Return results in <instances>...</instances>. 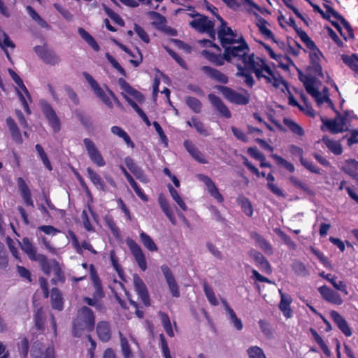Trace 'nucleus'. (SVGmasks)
I'll return each mask as SVG.
<instances>
[{
  "label": "nucleus",
  "mask_w": 358,
  "mask_h": 358,
  "mask_svg": "<svg viewBox=\"0 0 358 358\" xmlns=\"http://www.w3.org/2000/svg\"><path fill=\"white\" fill-rule=\"evenodd\" d=\"M88 178L98 188H99L102 191L106 190V186L100 177L94 170L91 168H87V169Z\"/></svg>",
  "instance_id": "36"
},
{
  "label": "nucleus",
  "mask_w": 358,
  "mask_h": 358,
  "mask_svg": "<svg viewBox=\"0 0 358 358\" xmlns=\"http://www.w3.org/2000/svg\"><path fill=\"white\" fill-rule=\"evenodd\" d=\"M208 97L211 104L222 116L227 118H229L231 117V113L229 110L224 105L220 97L213 94H208Z\"/></svg>",
  "instance_id": "21"
},
{
  "label": "nucleus",
  "mask_w": 358,
  "mask_h": 358,
  "mask_svg": "<svg viewBox=\"0 0 358 358\" xmlns=\"http://www.w3.org/2000/svg\"><path fill=\"white\" fill-rule=\"evenodd\" d=\"M42 110L54 132L59 131L60 129V122L52 106L46 102L43 103L42 105Z\"/></svg>",
  "instance_id": "15"
},
{
  "label": "nucleus",
  "mask_w": 358,
  "mask_h": 358,
  "mask_svg": "<svg viewBox=\"0 0 358 358\" xmlns=\"http://www.w3.org/2000/svg\"><path fill=\"white\" fill-rule=\"evenodd\" d=\"M140 238L143 245L150 251H157V247L152 239L145 232L140 234Z\"/></svg>",
  "instance_id": "46"
},
{
  "label": "nucleus",
  "mask_w": 358,
  "mask_h": 358,
  "mask_svg": "<svg viewBox=\"0 0 358 358\" xmlns=\"http://www.w3.org/2000/svg\"><path fill=\"white\" fill-rule=\"evenodd\" d=\"M95 317L92 310L87 307H82L77 313L73 324V334L76 337H80L94 329Z\"/></svg>",
  "instance_id": "3"
},
{
  "label": "nucleus",
  "mask_w": 358,
  "mask_h": 358,
  "mask_svg": "<svg viewBox=\"0 0 358 358\" xmlns=\"http://www.w3.org/2000/svg\"><path fill=\"white\" fill-rule=\"evenodd\" d=\"M234 50L236 52H234L233 50L227 52L228 62L238 63L241 62L247 68L252 70L256 76H259L264 67L267 66L263 60L259 58L255 59L253 54H249L250 48L248 44L243 43Z\"/></svg>",
  "instance_id": "2"
},
{
  "label": "nucleus",
  "mask_w": 358,
  "mask_h": 358,
  "mask_svg": "<svg viewBox=\"0 0 358 358\" xmlns=\"http://www.w3.org/2000/svg\"><path fill=\"white\" fill-rule=\"evenodd\" d=\"M128 245L138 266L141 270L145 271L147 269V263L145 255L140 246L134 241H129Z\"/></svg>",
  "instance_id": "17"
},
{
  "label": "nucleus",
  "mask_w": 358,
  "mask_h": 358,
  "mask_svg": "<svg viewBox=\"0 0 358 358\" xmlns=\"http://www.w3.org/2000/svg\"><path fill=\"white\" fill-rule=\"evenodd\" d=\"M345 182L343 181L341 182L339 189H345L349 196L358 204V194L356 193V189L354 186H346L345 187Z\"/></svg>",
  "instance_id": "57"
},
{
  "label": "nucleus",
  "mask_w": 358,
  "mask_h": 358,
  "mask_svg": "<svg viewBox=\"0 0 358 358\" xmlns=\"http://www.w3.org/2000/svg\"><path fill=\"white\" fill-rule=\"evenodd\" d=\"M20 244L22 250L28 255L30 259L38 263L43 261L45 255L36 252V248L28 238H23Z\"/></svg>",
  "instance_id": "14"
},
{
  "label": "nucleus",
  "mask_w": 358,
  "mask_h": 358,
  "mask_svg": "<svg viewBox=\"0 0 358 358\" xmlns=\"http://www.w3.org/2000/svg\"><path fill=\"white\" fill-rule=\"evenodd\" d=\"M337 327L347 337L352 335V329L350 327L347 321L338 313H337Z\"/></svg>",
  "instance_id": "40"
},
{
  "label": "nucleus",
  "mask_w": 358,
  "mask_h": 358,
  "mask_svg": "<svg viewBox=\"0 0 358 358\" xmlns=\"http://www.w3.org/2000/svg\"><path fill=\"white\" fill-rule=\"evenodd\" d=\"M159 204L160 206L161 209L164 213V214L166 215V217L169 218L170 222L173 224H176V220L173 215L172 209L166 200V199L162 195L160 194L158 198Z\"/></svg>",
  "instance_id": "29"
},
{
  "label": "nucleus",
  "mask_w": 358,
  "mask_h": 358,
  "mask_svg": "<svg viewBox=\"0 0 358 358\" xmlns=\"http://www.w3.org/2000/svg\"><path fill=\"white\" fill-rule=\"evenodd\" d=\"M266 21L263 19L260 18L258 20V22L257 23V27H259V29L260 32L267 38H273V34L271 32V30H269L266 27Z\"/></svg>",
  "instance_id": "52"
},
{
  "label": "nucleus",
  "mask_w": 358,
  "mask_h": 358,
  "mask_svg": "<svg viewBox=\"0 0 358 358\" xmlns=\"http://www.w3.org/2000/svg\"><path fill=\"white\" fill-rule=\"evenodd\" d=\"M319 292L324 299L327 301L334 303L336 301V298L334 293L332 290H331L327 286H322L319 288Z\"/></svg>",
  "instance_id": "54"
},
{
  "label": "nucleus",
  "mask_w": 358,
  "mask_h": 358,
  "mask_svg": "<svg viewBox=\"0 0 358 358\" xmlns=\"http://www.w3.org/2000/svg\"><path fill=\"white\" fill-rule=\"evenodd\" d=\"M78 33L80 36L96 51L99 50V46L93 37L84 29L79 28Z\"/></svg>",
  "instance_id": "42"
},
{
  "label": "nucleus",
  "mask_w": 358,
  "mask_h": 358,
  "mask_svg": "<svg viewBox=\"0 0 358 358\" xmlns=\"http://www.w3.org/2000/svg\"><path fill=\"white\" fill-rule=\"evenodd\" d=\"M50 297L52 308L61 310L63 308V301L61 294L57 288L52 289Z\"/></svg>",
  "instance_id": "37"
},
{
  "label": "nucleus",
  "mask_w": 358,
  "mask_h": 358,
  "mask_svg": "<svg viewBox=\"0 0 358 358\" xmlns=\"http://www.w3.org/2000/svg\"><path fill=\"white\" fill-rule=\"evenodd\" d=\"M159 315L160 316L161 321L166 333L169 336L173 337L174 336V333L172 329L171 321L168 315L162 312H159Z\"/></svg>",
  "instance_id": "44"
},
{
  "label": "nucleus",
  "mask_w": 358,
  "mask_h": 358,
  "mask_svg": "<svg viewBox=\"0 0 358 358\" xmlns=\"http://www.w3.org/2000/svg\"><path fill=\"white\" fill-rule=\"evenodd\" d=\"M26 9L29 15V16L36 21L41 27L48 28V23L41 18V17L34 10V9L30 6H27Z\"/></svg>",
  "instance_id": "45"
},
{
  "label": "nucleus",
  "mask_w": 358,
  "mask_h": 358,
  "mask_svg": "<svg viewBox=\"0 0 358 358\" xmlns=\"http://www.w3.org/2000/svg\"><path fill=\"white\" fill-rule=\"evenodd\" d=\"M283 122L295 134H297L299 136L303 135V129L298 124L293 122L292 120L288 118H284Z\"/></svg>",
  "instance_id": "51"
},
{
  "label": "nucleus",
  "mask_w": 358,
  "mask_h": 358,
  "mask_svg": "<svg viewBox=\"0 0 358 358\" xmlns=\"http://www.w3.org/2000/svg\"><path fill=\"white\" fill-rule=\"evenodd\" d=\"M0 46L4 50L7 58L10 60V57L8 52L6 50V48H10L13 50L15 48V44L3 31H0Z\"/></svg>",
  "instance_id": "35"
},
{
  "label": "nucleus",
  "mask_w": 358,
  "mask_h": 358,
  "mask_svg": "<svg viewBox=\"0 0 358 358\" xmlns=\"http://www.w3.org/2000/svg\"><path fill=\"white\" fill-rule=\"evenodd\" d=\"M257 78L258 79L264 78L267 83H272L275 87H280L282 83V81L275 76L268 66L264 67V69H263L262 72H261L260 75L257 76Z\"/></svg>",
  "instance_id": "28"
},
{
  "label": "nucleus",
  "mask_w": 358,
  "mask_h": 358,
  "mask_svg": "<svg viewBox=\"0 0 358 358\" xmlns=\"http://www.w3.org/2000/svg\"><path fill=\"white\" fill-rule=\"evenodd\" d=\"M271 157L276 161L278 165L284 166L289 172L292 173L294 171V166L291 163L283 159L282 157L275 154L271 155Z\"/></svg>",
  "instance_id": "59"
},
{
  "label": "nucleus",
  "mask_w": 358,
  "mask_h": 358,
  "mask_svg": "<svg viewBox=\"0 0 358 358\" xmlns=\"http://www.w3.org/2000/svg\"><path fill=\"white\" fill-rule=\"evenodd\" d=\"M189 24L197 31L206 33L211 39H215L216 31L214 29L215 23L206 16L196 14L194 16V20L189 22Z\"/></svg>",
  "instance_id": "5"
},
{
  "label": "nucleus",
  "mask_w": 358,
  "mask_h": 358,
  "mask_svg": "<svg viewBox=\"0 0 358 358\" xmlns=\"http://www.w3.org/2000/svg\"><path fill=\"white\" fill-rule=\"evenodd\" d=\"M297 34L300 37L301 41L306 44V47L308 49L313 48L316 46L315 43L310 39V38L308 36V34L302 29L301 31H299V33Z\"/></svg>",
  "instance_id": "61"
},
{
  "label": "nucleus",
  "mask_w": 358,
  "mask_h": 358,
  "mask_svg": "<svg viewBox=\"0 0 358 358\" xmlns=\"http://www.w3.org/2000/svg\"><path fill=\"white\" fill-rule=\"evenodd\" d=\"M96 333L102 342H107L111 338V331L108 322H99L96 326Z\"/></svg>",
  "instance_id": "27"
},
{
  "label": "nucleus",
  "mask_w": 358,
  "mask_h": 358,
  "mask_svg": "<svg viewBox=\"0 0 358 358\" xmlns=\"http://www.w3.org/2000/svg\"><path fill=\"white\" fill-rule=\"evenodd\" d=\"M92 280L94 287L93 297L96 298L97 299H101L103 296V292L102 290L100 280L96 275L92 276Z\"/></svg>",
  "instance_id": "55"
},
{
  "label": "nucleus",
  "mask_w": 358,
  "mask_h": 358,
  "mask_svg": "<svg viewBox=\"0 0 358 358\" xmlns=\"http://www.w3.org/2000/svg\"><path fill=\"white\" fill-rule=\"evenodd\" d=\"M34 51L48 64L55 66L61 61L59 56L52 50L45 49L41 46H36Z\"/></svg>",
  "instance_id": "10"
},
{
  "label": "nucleus",
  "mask_w": 358,
  "mask_h": 358,
  "mask_svg": "<svg viewBox=\"0 0 358 358\" xmlns=\"http://www.w3.org/2000/svg\"><path fill=\"white\" fill-rule=\"evenodd\" d=\"M186 104L194 112L196 113H199L201 112V101L194 98L191 96H187L185 99Z\"/></svg>",
  "instance_id": "47"
},
{
  "label": "nucleus",
  "mask_w": 358,
  "mask_h": 358,
  "mask_svg": "<svg viewBox=\"0 0 358 358\" xmlns=\"http://www.w3.org/2000/svg\"><path fill=\"white\" fill-rule=\"evenodd\" d=\"M357 118L352 110H337V133L349 131L352 120Z\"/></svg>",
  "instance_id": "8"
},
{
  "label": "nucleus",
  "mask_w": 358,
  "mask_h": 358,
  "mask_svg": "<svg viewBox=\"0 0 358 358\" xmlns=\"http://www.w3.org/2000/svg\"><path fill=\"white\" fill-rule=\"evenodd\" d=\"M31 356L33 358H54V350L41 343L36 342L31 350Z\"/></svg>",
  "instance_id": "16"
},
{
  "label": "nucleus",
  "mask_w": 358,
  "mask_h": 358,
  "mask_svg": "<svg viewBox=\"0 0 358 358\" xmlns=\"http://www.w3.org/2000/svg\"><path fill=\"white\" fill-rule=\"evenodd\" d=\"M235 64L238 69V72L236 73V76L243 77L245 78L244 83L248 86H249L250 87H252L255 83V80H254L253 77L251 75V73L250 72H248V69L243 67L240 64H238V63H235Z\"/></svg>",
  "instance_id": "33"
},
{
  "label": "nucleus",
  "mask_w": 358,
  "mask_h": 358,
  "mask_svg": "<svg viewBox=\"0 0 358 358\" xmlns=\"http://www.w3.org/2000/svg\"><path fill=\"white\" fill-rule=\"evenodd\" d=\"M342 170L358 182V162L355 159H347L341 165Z\"/></svg>",
  "instance_id": "24"
},
{
  "label": "nucleus",
  "mask_w": 358,
  "mask_h": 358,
  "mask_svg": "<svg viewBox=\"0 0 358 358\" xmlns=\"http://www.w3.org/2000/svg\"><path fill=\"white\" fill-rule=\"evenodd\" d=\"M343 62L352 70L357 64H358V55L352 54L351 56L342 55Z\"/></svg>",
  "instance_id": "53"
},
{
  "label": "nucleus",
  "mask_w": 358,
  "mask_h": 358,
  "mask_svg": "<svg viewBox=\"0 0 358 358\" xmlns=\"http://www.w3.org/2000/svg\"><path fill=\"white\" fill-rule=\"evenodd\" d=\"M202 55L205 56L209 61L215 63L217 66H222L224 64V56L221 57L220 55H217L214 53H211L207 50H203L201 52Z\"/></svg>",
  "instance_id": "50"
},
{
  "label": "nucleus",
  "mask_w": 358,
  "mask_h": 358,
  "mask_svg": "<svg viewBox=\"0 0 358 358\" xmlns=\"http://www.w3.org/2000/svg\"><path fill=\"white\" fill-rule=\"evenodd\" d=\"M187 123L189 126L194 127L200 134L204 136H208L209 134L208 130L205 128L204 124L197 118L192 117L190 120H188Z\"/></svg>",
  "instance_id": "38"
},
{
  "label": "nucleus",
  "mask_w": 358,
  "mask_h": 358,
  "mask_svg": "<svg viewBox=\"0 0 358 358\" xmlns=\"http://www.w3.org/2000/svg\"><path fill=\"white\" fill-rule=\"evenodd\" d=\"M125 164L129 171L135 176V177L143 183L148 182V177L144 173L143 169L136 164L131 158L125 159Z\"/></svg>",
  "instance_id": "20"
},
{
  "label": "nucleus",
  "mask_w": 358,
  "mask_h": 358,
  "mask_svg": "<svg viewBox=\"0 0 358 358\" xmlns=\"http://www.w3.org/2000/svg\"><path fill=\"white\" fill-rule=\"evenodd\" d=\"M250 236L255 241V244L266 255H271L273 253L272 247L260 234L255 231H251Z\"/></svg>",
  "instance_id": "26"
},
{
  "label": "nucleus",
  "mask_w": 358,
  "mask_h": 358,
  "mask_svg": "<svg viewBox=\"0 0 358 358\" xmlns=\"http://www.w3.org/2000/svg\"><path fill=\"white\" fill-rule=\"evenodd\" d=\"M247 352L249 358H266L262 349L258 346L250 347Z\"/></svg>",
  "instance_id": "56"
},
{
  "label": "nucleus",
  "mask_w": 358,
  "mask_h": 358,
  "mask_svg": "<svg viewBox=\"0 0 358 358\" xmlns=\"http://www.w3.org/2000/svg\"><path fill=\"white\" fill-rule=\"evenodd\" d=\"M148 15L152 20V23L155 24H162L165 22L164 17L157 12L150 11L148 13Z\"/></svg>",
  "instance_id": "62"
},
{
  "label": "nucleus",
  "mask_w": 358,
  "mask_h": 358,
  "mask_svg": "<svg viewBox=\"0 0 358 358\" xmlns=\"http://www.w3.org/2000/svg\"><path fill=\"white\" fill-rule=\"evenodd\" d=\"M161 269L165 277L166 281L169 285V288L172 294V296L174 297H178L180 296V292L177 282L173 275L172 271L166 265H162L161 266Z\"/></svg>",
  "instance_id": "18"
},
{
  "label": "nucleus",
  "mask_w": 358,
  "mask_h": 358,
  "mask_svg": "<svg viewBox=\"0 0 358 358\" xmlns=\"http://www.w3.org/2000/svg\"><path fill=\"white\" fill-rule=\"evenodd\" d=\"M201 70L209 78L215 80L218 83L226 84L228 82L227 76L215 69L208 66H203L201 68Z\"/></svg>",
  "instance_id": "22"
},
{
  "label": "nucleus",
  "mask_w": 358,
  "mask_h": 358,
  "mask_svg": "<svg viewBox=\"0 0 358 358\" xmlns=\"http://www.w3.org/2000/svg\"><path fill=\"white\" fill-rule=\"evenodd\" d=\"M133 283L135 291L137 292L143 303L145 306H149L150 305L149 294L143 280L137 274H134Z\"/></svg>",
  "instance_id": "12"
},
{
  "label": "nucleus",
  "mask_w": 358,
  "mask_h": 358,
  "mask_svg": "<svg viewBox=\"0 0 358 358\" xmlns=\"http://www.w3.org/2000/svg\"><path fill=\"white\" fill-rule=\"evenodd\" d=\"M322 125L321 129L324 131H329L333 134H336V119H328L322 117Z\"/></svg>",
  "instance_id": "43"
},
{
  "label": "nucleus",
  "mask_w": 358,
  "mask_h": 358,
  "mask_svg": "<svg viewBox=\"0 0 358 358\" xmlns=\"http://www.w3.org/2000/svg\"><path fill=\"white\" fill-rule=\"evenodd\" d=\"M206 247L209 252L217 259L222 260L223 257L221 251L213 243L208 242Z\"/></svg>",
  "instance_id": "64"
},
{
  "label": "nucleus",
  "mask_w": 358,
  "mask_h": 358,
  "mask_svg": "<svg viewBox=\"0 0 358 358\" xmlns=\"http://www.w3.org/2000/svg\"><path fill=\"white\" fill-rule=\"evenodd\" d=\"M281 300L279 304L280 309L282 311L285 316L290 317L292 315V311L289 308V305L292 302V299L289 295L283 294L280 290Z\"/></svg>",
  "instance_id": "32"
},
{
  "label": "nucleus",
  "mask_w": 358,
  "mask_h": 358,
  "mask_svg": "<svg viewBox=\"0 0 358 358\" xmlns=\"http://www.w3.org/2000/svg\"><path fill=\"white\" fill-rule=\"evenodd\" d=\"M120 346L122 355L124 358H134V355L126 337L120 332Z\"/></svg>",
  "instance_id": "39"
},
{
  "label": "nucleus",
  "mask_w": 358,
  "mask_h": 358,
  "mask_svg": "<svg viewBox=\"0 0 358 358\" xmlns=\"http://www.w3.org/2000/svg\"><path fill=\"white\" fill-rule=\"evenodd\" d=\"M217 37L220 41L221 45L224 48V58L228 62L227 52L234 50L243 43L248 44L242 36H238L236 31H234L227 25L223 27H218Z\"/></svg>",
  "instance_id": "4"
},
{
  "label": "nucleus",
  "mask_w": 358,
  "mask_h": 358,
  "mask_svg": "<svg viewBox=\"0 0 358 358\" xmlns=\"http://www.w3.org/2000/svg\"><path fill=\"white\" fill-rule=\"evenodd\" d=\"M224 306L227 314V317L230 321V323L238 330L241 331L243 329V323L240 318H238L235 312L230 306L224 302Z\"/></svg>",
  "instance_id": "31"
},
{
  "label": "nucleus",
  "mask_w": 358,
  "mask_h": 358,
  "mask_svg": "<svg viewBox=\"0 0 358 358\" xmlns=\"http://www.w3.org/2000/svg\"><path fill=\"white\" fill-rule=\"evenodd\" d=\"M119 83L120 84L121 88L128 94L134 96L138 101L143 100V96L136 91L135 89L131 87L125 80L122 79L119 80Z\"/></svg>",
  "instance_id": "34"
},
{
  "label": "nucleus",
  "mask_w": 358,
  "mask_h": 358,
  "mask_svg": "<svg viewBox=\"0 0 358 358\" xmlns=\"http://www.w3.org/2000/svg\"><path fill=\"white\" fill-rule=\"evenodd\" d=\"M289 180L295 187L299 188L304 192H310V189L308 185L299 180L297 178L294 176H290L289 178Z\"/></svg>",
  "instance_id": "60"
},
{
  "label": "nucleus",
  "mask_w": 358,
  "mask_h": 358,
  "mask_svg": "<svg viewBox=\"0 0 358 358\" xmlns=\"http://www.w3.org/2000/svg\"><path fill=\"white\" fill-rule=\"evenodd\" d=\"M317 76L322 77V66L320 63H310L307 69L306 74H299V79L303 83L307 92L314 99L317 106L326 103L334 110L333 101L327 94L328 89L326 87L320 91L322 83Z\"/></svg>",
  "instance_id": "1"
},
{
  "label": "nucleus",
  "mask_w": 358,
  "mask_h": 358,
  "mask_svg": "<svg viewBox=\"0 0 358 358\" xmlns=\"http://www.w3.org/2000/svg\"><path fill=\"white\" fill-rule=\"evenodd\" d=\"M218 89L224 96L231 103L240 105H246L249 103L250 95L246 92L245 94H243L224 86H219Z\"/></svg>",
  "instance_id": "7"
},
{
  "label": "nucleus",
  "mask_w": 358,
  "mask_h": 358,
  "mask_svg": "<svg viewBox=\"0 0 358 358\" xmlns=\"http://www.w3.org/2000/svg\"><path fill=\"white\" fill-rule=\"evenodd\" d=\"M40 266L43 271L46 274L53 273L55 277L52 278L51 282L56 284L57 282H63L64 276L59 267V263L55 259L47 260L45 256L43 262H40Z\"/></svg>",
  "instance_id": "6"
},
{
  "label": "nucleus",
  "mask_w": 358,
  "mask_h": 358,
  "mask_svg": "<svg viewBox=\"0 0 358 358\" xmlns=\"http://www.w3.org/2000/svg\"><path fill=\"white\" fill-rule=\"evenodd\" d=\"M18 188L20 194L27 206L34 207V201L31 199V192L22 178H18L17 180Z\"/></svg>",
  "instance_id": "23"
},
{
  "label": "nucleus",
  "mask_w": 358,
  "mask_h": 358,
  "mask_svg": "<svg viewBox=\"0 0 358 358\" xmlns=\"http://www.w3.org/2000/svg\"><path fill=\"white\" fill-rule=\"evenodd\" d=\"M83 76L85 80L88 82L94 93L99 97L102 102L110 108L113 107V103L110 99L108 97L105 92L100 87L98 83L90 76L89 73L85 72Z\"/></svg>",
  "instance_id": "11"
},
{
  "label": "nucleus",
  "mask_w": 358,
  "mask_h": 358,
  "mask_svg": "<svg viewBox=\"0 0 358 358\" xmlns=\"http://www.w3.org/2000/svg\"><path fill=\"white\" fill-rule=\"evenodd\" d=\"M83 143L87 154L92 162L96 164L98 166H103L106 164L105 161L101 154L96 147L94 143L91 139L87 138L83 140Z\"/></svg>",
  "instance_id": "9"
},
{
  "label": "nucleus",
  "mask_w": 358,
  "mask_h": 358,
  "mask_svg": "<svg viewBox=\"0 0 358 358\" xmlns=\"http://www.w3.org/2000/svg\"><path fill=\"white\" fill-rule=\"evenodd\" d=\"M337 22H339L342 25L341 27L337 23V32H339L343 39L346 41L348 39H354L355 34L352 26L350 22L338 13H337Z\"/></svg>",
  "instance_id": "13"
},
{
  "label": "nucleus",
  "mask_w": 358,
  "mask_h": 358,
  "mask_svg": "<svg viewBox=\"0 0 358 358\" xmlns=\"http://www.w3.org/2000/svg\"><path fill=\"white\" fill-rule=\"evenodd\" d=\"M64 90L73 104L78 105L79 103V98L76 92L69 86H65Z\"/></svg>",
  "instance_id": "63"
},
{
  "label": "nucleus",
  "mask_w": 358,
  "mask_h": 358,
  "mask_svg": "<svg viewBox=\"0 0 358 358\" xmlns=\"http://www.w3.org/2000/svg\"><path fill=\"white\" fill-rule=\"evenodd\" d=\"M8 73L17 85V87L22 90L29 99H30V94L20 77L11 69H8Z\"/></svg>",
  "instance_id": "41"
},
{
  "label": "nucleus",
  "mask_w": 358,
  "mask_h": 358,
  "mask_svg": "<svg viewBox=\"0 0 358 358\" xmlns=\"http://www.w3.org/2000/svg\"><path fill=\"white\" fill-rule=\"evenodd\" d=\"M197 178L203 182L210 194L214 197L218 202L221 203L223 201V197L218 191L213 180L207 176L199 174Z\"/></svg>",
  "instance_id": "19"
},
{
  "label": "nucleus",
  "mask_w": 358,
  "mask_h": 358,
  "mask_svg": "<svg viewBox=\"0 0 358 358\" xmlns=\"http://www.w3.org/2000/svg\"><path fill=\"white\" fill-rule=\"evenodd\" d=\"M168 188L173 199L178 203L182 210L186 211L187 210V207L183 200L180 198L178 192L172 187L171 185H169Z\"/></svg>",
  "instance_id": "49"
},
{
  "label": "nucleus",
  "mask_w": 358,
  "mask_h": 358,
  "mask_svg": "<svg viewBox=\"0 0 358 358\" xmlns=\"http://www.w3.org/2000/svg\"><path fill=\"white\" fill-rule=\"evenodd\" d=\"M203 290L208 301L213 306L218 305V301L215 297L213 289L209 285L205 283L203 285Z\"/></svg>",
  "instance_id": "58"
},
{
  "label": "nucleus",
  "mask_w": 358,
  "mask_h": 358,
  "mask_svg": "<svg viewBox=\"0 0 358 358\" xmlns=\"http://www.w3.org/2000/svg\"><path fill=\"white\" fill-rule=\"evenodd\" d=\"M111 132L116 136H118L120 138H122L125 143L129 145H131L132 147H134V144L129 136V135L120 127L117 126H113L111 127Z\"/></svg>",
  "instance_id": "48"
},
{
  "label": "nucleus",
  "mask_w": 358,
  "mask_h": 358,
  "mask_svg": "<svg viewBox=\"0 0 358 358\" xmlns=\"http://www.w3.org/2000/svg\"><path fill=\"white\" fill-rule=\"evenodd\" d=\"M6 124L10 132L13 139L18 144L22 143V138L18 127L11 117L6 118Z\"/></svg>",
  "instance_id": "30"
},
{
  "label": "nucleus",
  "mask_w": 358,
  "mask_h": 358,
  "mask_svg": "<svg viewBox=\"0 0 358 358\" xmlns=\"http://www.w3.org/2000/svg\"><path fill=\"white\" fill-rule=\"evenodd\" d=\"M248 255L259 265L261 269L266 272H271V266L261 252L255 249H251L248 252Z\"/></svg>",
  "instance_id": "25"
}]
</instances>
